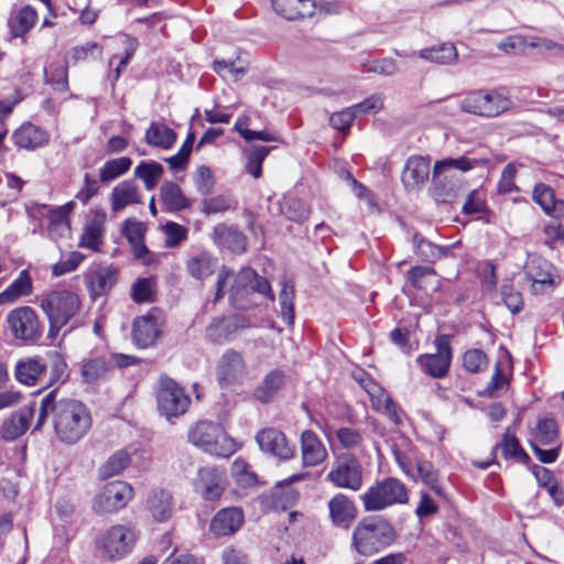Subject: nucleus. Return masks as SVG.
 I'll return each mask as SVG.
<instances>
[{
	"instance_id": "obj_32",
	"label": "nucleus",
	"mask_w": 564,
	"mask_h": 564,
	"mask_svg": "<svg viewBox=\"0 0 564 564\" xmlns=\"http://www.w3.org/2000/svg\"><path fill=\"white\" fill-rule=\"evenodd\" d=\"M240 326L238 317L214 318L206 327V337L215 344H223Z\"/></svg>"
},
{
	"instance_id": "obj_47",
	"label": "nucleus",
	"mask_w": 564,
	"mask_h": 564,
	"mask_svg": "<svg viewBox=\"0 0 564 564\" xmlns=\"http://www.w3.org/2000/svg\"><path fill=\"white\" fill-rule=\"evenodd\" d=\"M532 197L549 215H555L557 205L564 208V202H555L553 189L543 183L534 186Z\"/></svg>"
},
{
	"instance_id": "obj_39",
	"label": "nucleus",
	"mask_w": 564,
	"mask_h": 564,
	"mask_svg": "<svg viewBox=\"0 0 564 564\" xmlns=\"http://www.w3.org/2000/svg\"><path fill=\"white\" fill-rule=\"evenodd\" d=\"M160 196L171 212H178L191 206L181 187L173 182H165L160 188Z\"/></svg>"
},
{
	"instance_id": "obj_6",
	"label": "nucleus",
	"mask_w": 564,
	"mask_h": 564,
	"mask_svg": "<svg viewBox=\"0 0 564 564\" xmlns=\"http://www.w3.org/2000/svg\"><path fill=\"white\" fill-rule=\"evenodd\" d=\"M80 305L78 296L66 290L54 291L41 300V308L50 322L48 336L56 337L59 329L76 314Z\"/></svg>"
},
{
	"instance_id": "obj_29",
	"label": "nucleus",
	"mask_w": 564,
	"mask_h": 564,
	"mask_svg": "<svg viewBox=\"0 0 564 564\" xmlns=\"http://www.w3.org/2000/svg\"><path fill=\"white\" fill-rule=\"evenodd\" d=\"M271 2L274 11L288 20L315 15V0H271Z\"/></svg>"
},
{
	"instance_id": "obj_64",
	"label": "nucleus",
	"mask_w": 564,
	"mask_h": 564,
	"mask_svg": "<svg viewBox=\"0 0 564 564\" xmlns=\"http://www.w3.org/2000/svg\"><path fill=\"white\" fill-rule=\"evenodd\" d=\"M354 112L350 107H347L340 111H336L329 116V126L343 133H348L350 127L355 120Z\"/></svg>"
},
{
	"instance_id": "obj_59",
	"label": "nucleus",
	"mask_w": 564,
	"mask_h": 564,
	"mask_svg": "<svg viewBox=\"0 0 564 564\" xmlns=\"http://www.w3.org/2000/svg\"><path fill=\"white\" fill-rule=\"evenodd\" d=\"M557 433V424L552 417H544L536 424L535 438L542 445L554 443Z\"/></svg>"
},
{
	"instance_id": "obj_36",
	"label": "nucleus",
	"mask_w": 564,
	"mask_h": 564,
	"mask_svg": "<svg viewBox=\"0 0 564 564\" xmlns=\"http://www.w3.org/2000/svg\"><path fill=\"white\" fill-rule=\"evenodd\" d=\"M413 241L415 245V252L419 257H421L424 261L434 263L435 261L448 257L452 253V249L454 246H437L419 235L413 237Z\"/></svg>"
},
{
	"instance_id": "obj_62",
	"label": "nucleus",
	"mask_w": 564,
	"mask_h": 564,
	"mask_svg": "<svg viewBox=\"0 0 564 564\" xmlns=\"http://www.w3.org/2000/svg\"><path fill=\"white\" fill-rule=\"evenodd\" d=\"M44 74L45 82L50 84L54 90L65 93L68 89L67 67L65 65L55 67L50 73L47 68H44Z\"/></svg>"
},
{
	"instance_id": "obj_10",
	"label": "nucleus",
	"mask_w": 564,
	"mask_h": 564,
	"mask_svg": "<svg viewBox=\"0 0 564 564\" xmlns=\"http://www.w3.org/2000/svg\"><path fill=\"white\" fill-rule=\"evenodd\" d=\"M156 403L159 412L167 421H172L187 411L191 398L175 380L162 376L159 381Z\"/></svg>"
},
{
	"instance_id": "obj_25",
	"label": "nucleus",
	"mask_w": 564,
	"mask_h": 564,
	"mask_svg": "<svg viewBox=\"0 0 564 564\" xmlns=\"http://www.w3.org/2000/svg\"><path fill=\"white\" fill-rule=\"evenodd\" d=\"M145 507L156 522H166L173 516V496L163 488H153L147 497Z\"/></svg>"
},
{
	"instance_id": "obj_53",
	"label": "nucleus",
	"mask_w": 564,
	"mask_h": 564,
	"mask_svg": "<svg viewBox=\"0 0 564 564\" xmlns=\"http://www.w3.org/2000/svg\"><path fill=\"white\" fill-rule=\"evenodd\" d=\"M416 473L421 480L429 486L437 496L443 497L444 491L438 481V476L433 465L426 460L416 463Z\"/></svg>"
},
{
	"instance_id": "obj_30",
	"label": "nucleus",
	"mask_w": 564,
	"mask_h": 564,
	"mask_svg": "<svg viewBox=\"0 0 564 564\" xmlns=\"http://www.w3.org/2000/svg\"><path fill=\"white\" fill-rule=\"evenodd\" d=\"M118 270L112 267L100 268L86 276V284L93 297L108 293L117 283Z\"/></svg>"
},
{
	"instance_id": "obj_44",
	"label": "nucleus",
	"mask_w": 564,
	"mask_h": 564,
	"mask_svg": "<svg viewBox=\"0 0 564 564\" xmlns=\"http://www.w3.org/2000/svg\"><path fill=\"white\" fill-rule=\"evenodd\" d=\"M280 213L294 223H303L308 218L310 208L299 198L288 197L280 203Z\"/></svg>"
},
{
	"instance_id": "obj_18",
	"label": "nucleus",
	"mask_w": 564,
	"mask_h": 564,
	"mask_svg": "<svg viewBox=\"0 0 564 564\" xmlns=\"http://www.w3.org/2000/svg\"><path fill=\"white\" fill-rule=\"evenodd\" d=\"M245 361L240 352L228 349L217 362L216 378L220 388L237 383L245 373Z\"/></svg>"
},
{
	"instance_id": "obj_4",
	"label": "nucleus",
	"mask_w": 564,
	"mask_h": 564,
	"mask_svg": "<svg viewBox=\"0 0 564 564\" xmlns=\"http://www.w3.org/2000/svg\"><path fill=\"white\" fill-rule=\"evenodd\" d=\"M395 540V530L381 516H367L357 522L351 533V547L362 556H370Z\"/></svg>"
},
{
	"instance_id": "obj_61",
	"label": "nucleus",
	"mask_w": 564,
	"mask_h": 564,
	"mask_svg": "<svg viewBox=\"0 0 564 564\" xmlns=\"http://www.w3.org/2000/svg\"><path fill=\"white\" fill-rule=\"evenodd\" d=\"M486 104L488 108V118L497 117L508 111L512 107V101L510 98L495 90L487 93Z\"/></svg>"
},
{
	"instance_id": "obj_31",
	"label": "nucleus",
	"mask_w": 564,
	"mask_h": 564,
	"mask_svg": "<svg viewBox=\"0 0 564 564\" xmlns=\"http://www.w3.org/2000/svg\"><path fill=\"white\" fill-rule=\"evenodd\" d=\"M141 203L140 193L135 183L131 180L116 185L110 194L111 210L117 213L129 205Z\"/></svg>"
},
{
	"instance_id": "obj_17",
	"label": "nucleus",
	"mask_w": 564,
	"mask_h": 564,
	"mask_svg": "<svg viewBox=\"0 0 564 564\" xmlns=\"http://www.w3.org/2000/svg\"><path fill=\"white\" fill-rule=\"evenodd\" d=\"M256 441L263 453L279 460H289L295 455V445L291 444L279 429H262L257 433Z\"/></svg>"
},
{
	"instance_id": "obj_12",
	"label": "nucleus",
	"mask_w": 564,
	"mask_h": 564,
	"mask_svg": "<svg viewBox=\"0 0 564 564\" xmlns=\"http://www.w3.org/2000/svg\"><path fill=\"white\" fill-rule=\"evenodd\" d=\"M326 479L335 487L357 491L362 485L361 464L352 454H343L336 459Z\"/></svg>"
},
{
	"instance_id": "obj_1",
	"label": "nucleus",
	"mask_w": 564,
	"mask_h": 564,
	"mask_svg": "<svg viewBox=\"0 0 564 564\" xmlns=\"http://www.w3.org/2000/svg\"><path fill=\"white\" fill-rule=\"evenodd\" d=\"M48 417L57 438L68 445L79 442L93 423L90 412L83 402L70 398L57 399L56 389L41 400L34 431L41 430Z\"/></svg>"
},
{
	"instance_id": "obj_8",
	"label": "nucleus",
	"mask_w": 564,
	"mask_h": 564,
	"mask_svg": "<svg viewBox=\"0 0 564 564\" xmlns=\"http://www.w3.org/2000/svg\"><path fill=\"white\" fill-rule=\"evenodd\" d=\"M188 440L194 446L221 457H228L236 451L232 440L228 438L218 425L207 421H202L191 429Z\"/></svg>"
},
{
	"instance_id": "obj_41",
	"label": "nucleus",
	"mask_w": 564,
	"mask_h": 564,
	"mask_svg": "<svg viewBox=\"0 0 564 564\" xmlns=\"http://www.w3.org/2000/svg\"><path fill=\"white\" fill-rule=\"evenodd\" d=\"M237 208V200L230 194H219L204 198L200 202L199 210L206 216L223 214Z\"/></svg>"
},
{
	"instance_id": "obj_20",
	"label": "nucleus",
	"mask_w": 564,
	"mask_h": 564,
	"mask_svg": "<svg viewBox=\"0 0 564 564\" xmlns=\"http://www.w3.org/2000/svg\"><path fill=\"white\" fill-rule=\"evenodd\" d=\"M431 161L427 156L412 155L403 167L401 181L406 191L417 189L430 175Z\"/></svg>"
},
{
	"instance_id": "obj_7",
	"label": "nucleus",
	"mask_w": 564,
	"mask_h": 564,
	"mask_svg": "<svg viewBox=\"0 0 564 564\" xmlns=\"http://www.w3.org/2000/svg\"><path fill=\"white\" fill-rule=\"evenodd\" d=\"M366 511H380L390 506L406 503L409 500L408 489L402 481L388 477L377 481L360 496Z\"/></svg>"
},
{
	"instance_id": "obj_14",
	"label": "nucleus",
	"mask_w": 564,
	"mask_h": 564,
	"mask_svg": "<svg viewBox=\"0 0 564 564\" xmlns=\"http://www.w3.org/2000/svg\"><path fill=\"white\" fill-rule=\"evenodd\" d=\"M135 542L134 531L126 525L111 527L100 539V547L104 555L110 560L121 558L127 555Z\"/></svg>"
},
{
	"instance_id": "obj_2",
	"label": "nucleus",
	"mask_w": 564,
	"mask_h": 564,
	"mask_svg": "<svg viewBox=\"0 0 564 564\" xmlns=\"http://www.w3.org/2000/svg\"><path fill=\"white\" fill-rule=\"evenodd\" d=\"M229 278H234V282L230 288V301L235 308L241 311L250 308L253 303L249 300V296L253 293H259L270 300H273V293L269 281L259 275L253 269L245 267L235 274L232 270L224 265L218 273L215 301H218L224 296V288Z\"/></svg>"
},
{
	"instance_id": "obj_52",
	"label": "nucleus",
	"mask_w": 564,
	"mask_h": 564,
	"mask_svg": "<svg viewBox=\"0 0 564 564\" xmlns=\"http://www.w3.org/2000/svg\"><path fill=\"white\" fill-rule=\"evenodd\" d=\"M294 286L292 283L284 282L279 294L280 313L282 319L289 325L294 323Z\"/></svg>"
},
{
	"instance_id": "obj_3",
	"label": "nucleus",
	"mask_w": 564,
	"mask_h": 564,
	"mask_svg": "<svg viewBox=\"0 0 564 564\" xmlns=\"http://www.w3.org/2000/svg\"><path fill=\"white\" fill-rule=\"evenodd\" d=\"M477 160L462 155L436 161L432 173L433 198L441 204H453L464 189L462 172L474 167Z\"/></svg>"
},
{
	"instance_id": "obj_16",
	"label": "nucleus",
	"mask_w": 564,
	"mask_h": 564,
	"mask_svg": "<svg viewBox=\"0 0 564 564\" xmlns=\"http://www.w3.org/2000/svg\"><path fill=\"white\" fill-rule=\"evenodd\" d=\"M435 345L437 350L435 354L420 355L416 362L429 376L443 378L447 375L452 360L449 337L446 335L438 336Z\"/></svg>"
},
{
	"instance_id": "obj_55",
	"label": "nucleus",
	"mask_w": 564,
	"mask_h": 564,
	"mask_svg": "<svg viewBox=\"0 0 564 564\" xmlns=\"http://www.w3.org/2000/svg\"><path fill=\"white\" fill-rule=\"evenodd\" d=\"M383 105H384L383 94H373V95L367 97L366 99H364L362 101L350 106V108L354 112L355 118H357L359 116H365V115H376L380 110H382Z\"/></svg>"
},
{
	"instance_id": "obj_24",
	"label": "nucleus",
	"mask_w": 564,
	"mask_h": 564,
	"mask_svg": "<svg viewBox=\"0 0 564 564\" xmlns=\"http://www.w3.org/2000/svg\"><path fill=\"white\" fill-rule=\"evenodd\" d=\"M12 140L18 148L34 151L48 144L50 134L32 122H24L13 132Z\"/></svg>"
},
{
	"instance_id": "obj_63",
	"label": "nucleus",
	"mask_w": 564,
	"mask_h": 564,
	"mask_svg": "<svg viewBox=\"0 0 564 564\" xmlns=\"http://www.w3.org/2000/svg\"><path fill=\"white\" fill-rule=\"evenodd\" d=\"M487 355L480 349L467 350L463 357L464 368L471 373L481 371L487 366Z\"/></svg>"
},
{
	"instance_id": "obj_13",
	"label": "nucleus",
	"mask_w": 564,
	"mask_h": 564,
	"mask_svg": "<svg viewBox=\"0 0 564 564\" xmlns=\"http://www.w3.org/2000/svg\"><path fill=\"white\" fill-rule=\"evenodd\" d=\"M133 488L120 480L108 482L94 500L93 508L97 513L115 512L132 499Z\"/></svg>"
},
{
	"instance_id": "obj_45",
	"label": "nucleus",
	"mask_w": 564,
	"mask_h": 564,
	"mask_svg": "<svg viewBox=\"0 0 564 564\" xmlns=\"http://www.w3.org/2000/svg\"><path fill=\"white\" fill-rule=\"evenodd\" d=\"M497 447H501L502 455L506 459L511 457L518 458L524 465H529L531 462L530 456L523 451L518 438L510 434L509 430L506 431L501 442L496 445L494 452Z\"/></svg>"
},
{
	"instance_id": "obj_42",
	"label": "nucleus",
	"mask_w": 564,
	"mask_h": 564,
	"mask_svg": "<svg viewBox=\"0 0 564 564\" xmlns=\"http://www.w3.org/2000/svg\"><path fill=\"white\" fill-rule=\"evenodd\" d=\"M132 165V160L128 156H121L107 161L99 171L100 182L108 184L123 175Z\"/></svg>"
},
{
	"instance_id": "obj_35",
	"label": "nucleus",
	"mask_w": 564,
	"mask_h": 564,
	"mask_svg": "<svg viewBox=\"0 0 564 564\" xmlns=\"http://www.w3.org/2000/svg\"><path fill=\"white\" fill-rule=\"evenodd\" d=\"M32 293V280L28 270H22L18 278L0 293V304L12 303L21 296Z\"/></svg>"
},
{
	"instance_id": "obj_50",
	"label": "nucleus",
	"mask_w": 564,
	"mask_h": 564,
	"mask_svg": "<svg viewBox=\"0 0 564 564\" xmlns=\"http://www.w3.org/2000/svg\"><path fill=\"white\" fill-rule=\"evenodd\" d=\"M130 464V457L126 452L119 451L108 458L99 468V476L102 479L120 474Z\"/></svg>"
},
{
	"instance_id": "obj_60",
	"label": "nucleus",
	"mask_w": 564,
	"mask_h": 564,
	"mask_svg": "<svg viewBox=\"0 0 564 564\" xmlns=\"http://www.w3.org/2000/svg\"><path fill=\"white\" fill-rule=\"evenodd\" d=\"M272 148L259 145L253 147L248 155L247 172L254 178H259L262 173V163Z\"/></svg>"
},
{
	"instance_id": "obj_58",
	"label": "nucleus",
	"mask_w": 564,
	"mask_h": 564,
	"mask_svg": "<svg viewBox=\"0 0 564 564\" xmlns=\"http://www.w3.org/2000/svg\"><path fill=\"white\" fill-rule=\"evenodd\" d=\"M102 228L100 224L93 221L84 228L78 246L80 248H88L93 251L99 250L101 245Z\"/></svg>"
},
{
	"instance_id": "obj_34",
	"label": "nucleus",
	"mask_w": 564,
	"mask_h": 564,
	"mask_svg": "<svg viewBox=\"0 0 564 564\" xmlns=\"http://www.w3.org/2000/svg\"><path fill=\"white\" fill-rule=\"evenodd\" d=\"M176 132L163 123L151 122L145 131V142L161 149H170L176 141Z\"/></svg>"
},
{
	"instance_id": "obj_57",
	"label": "nucleus",
	"mask_w": 564,
	"mask_h": 564,
	"mask_svg": "<svg viewBox=\"0 0 564 564\" xmlns=\"http://www.w3.org/2000/svg\"><path fill=\"white\" fill-rule=\"evenodd\" d=\"M193 181L197 192L203 196L210 195L216 184L212 170L206 165L196 170Z\"/></svg>"
},
{
	"instance_id": "obj_37",
	"label": "nucleus",
	"mask_w": 564,
	"mask_h": 564,
	"mask_svg": "<svg viewBox=\"0 0 564 564\" xmlns=\"http://www.w3.org/2000/svg\"><path fill=\"white\" fill-rule=\"evenodd\" d=\"M420 57L436 64H449L457 58V50L452 42H442L421 50Z\"/></svg>"
},
{
	"instance_id": "obj_49",
	"label": "nucleus",
	"mask_w": 564,
	"mask_h": 564,
	"mask_svg": "<svg viewBox=\"0 0 564 564\" xmlns=\"http://www.w3.org/2000/svg\"><path fill=\"white\" fill-rule=\"evenodd\" d=\"M37 19L36 11L31 6L21 8L11 22L12 35H24L34 25Z\"/></svg>"
},
{
	"instance_id": "obj_19",
	"label": "nucleus",
	"mask_w": 564,
	"mask_h": 564,
	"mask_svg": "<svg viewBox=\"0 0 564 564\" xmlns=\"http://www.w3.org/2000/svg\"><path fill=\"white\" fill-rule=\"evenodd\" d=\"M212 239L215 245L226 248L232 253L240 254L247 250V237L235 225L217 224L213 228Z\"/></svg>"
},
{
	"instance_id": "obj_26",
	"label": "nucleus",
	"mask_w": 564,
	"mask_h": 564,
	"mask_svg": "<svg viewBox=\"0 0 564 564\" xmlns=\"http://www.w3.org/2000/svg\"><path fill=\"white\" fill-rule=\"evenodd\" d=\"M364 389L369 394L372 406L376 411L387 415L395 425L401 424L402 420L398 408L387 391L372 380H368V383L364 386Z\"/></svg>"
},
{
	"instance_id": "obj_54",
	"label": "nucleus",
	"mask_w": 564,
	"mask_h": 564,
	"mask_svg": "<svg viewBox=\"0 0 564 564\" xmlns=\"http://www.w3.org/2000/svg\"><path fill=\"white\" fill-rule=\"evenodd\" d=\"M231 476L235 481L243 487L248 488L257 484V475L250 469L247 462L242 459H236L231 466Z\"/></svg>"
},
{
	"instance_id": "obj_22",
	"label": "nucleus",
	"mask_w": 564,
	"mask_h": 564,
	"mask_svg": "<svg viewBox=\"0 0 564 564\" xmlns=\"http://www.w3.org/2000/svg\"><path fill=\"white\" fill-rule=\"evenodd\" d=\"M35 413V403L32 402L22 406L7 417L1 426V437L4 441L11 442L19 438L25 433L30 426V422Z\"/></svg>"
},
{
	"instance_id": "obj_40",
	"label": "nucleus",
	"mask_w": 564,
	"mask_h": 564,
	"mask_svg": "<svg viewBox=\"0 0 564 564\" xmlns=\"http://www.w3.org/2000/svg\"><path fill=\"white\" fill-rule=\"evenodd\" d=\"M216 259L207 252H200L186 262V270L191 276L197 280H204L214 273Z\"/></svg>"
},
{
	"instance_id": "obj_33",
	"label": "nucleus",
	"mask_w": 564,
	"mask_h": 564,
	"mask_svg": "<svg viewBox=\"0 0 564 564\" xmlns=\"http://www.w3.org/2000/svg\"><path fill=\"white\" fill-rule=\"evenodd\" d=\"M284 373L279 369L271 370L264 377L262 383L253 391V397L262 403H269L273 400L275 393L284 383Z\"/></svg>"
},
{
	"instance_id": "obj_56",
	"label": "nucleus",
	"mask_w": 564,
	"mask_h": 564,
	"mask_svg": "<svg viewBox=\"0 0 564 564\" xmlns=\"http://www.w3.org/2000/svg\"><path fill=\"white\" fill-rule=\"evenodd\" d=\"M155 282L151 278L138 279L131 286V297L135 303L152 302Z\"/></svg>"
},
{
	"instance_id": "obj_46",
	"label": "nucleus",
	"mask_w": 564,
	"mask_h": 564,
	"mask_svg": "<svg viewBox=\"0 0 564 564\" xmlns=\"http://www.w3.org/2000/svg\"><path fill=\"white\" fill-rule=\"evenodd\" d=\"M111 369V365L102 357H97L85 361L82 366V377L85 382L94 383L106 377Z\"/></svg>"
},
{
	"instance_id": "obj_21",
	"label": "nucleus",
	"mask_w": 564,
	"mask_h": 564,
	"mask_svg": "<svg viewBox=\"0 0 564 564\" xmlns=\"http://www.w3.org/2000/svg\"><path fill=\"white\" fill-rule=\"evenodd\" d=\"M243 519L240 508H223L210 520L209 530L217 538L231 535L240 529Z\"/></svg>"
},
{
	"instance_id": "obj_27",
	"label": "nucleus",
	"mask_w": 564,
	"mask_h": 564,
	"mask_svg": "<svg viewBox=\"0 0 564 564\" xmlns=\"http://www.w3.org/2000/svg\"><path fill=\"white\" fill-rule=\"evenodd\" d=\"M156 318L149 314L134 318L132 323V340L139 348L152 346L160 336Z\"/></svg>"
},
{
	"instance_id": "obj_28",
	"label": "nucleus",
	"mask_w": 564,
	"mask_h": 564,
	"mask_svg": "<svg viewBox=\"0 0 564 564\" xmlns=\"http://www.w3.org/2000/svg\"><path fill=\"white\" fill-rule=\"evenodd\" d=\"M302 462L305 467H314L327 457V451L316 433L306 430L301 434Z\"/></svg>"
},
{
	"instance_id": "obj_48",
	"label": "nucleus",
	"mask_w": 564,
	"mask_h": 564,
	"mask_svg": "<svg viewBox=\"0 0 564 564\" xmlns=\"http://www.w3.org/2000/svg\"><path fill=\"white\" fill-rule=\"evenodd\" d=\"M487 93L482 90L471 91L460 101L464 112L487 117Z\"/></svg>"
},
{
	"instance_id": "obj_5",
	"label": "nucleus",
	"mask_w": 564,
	"mask_h": 564,
	"mask_svg": "<svg viewBox=\"0 0 564 564\" xmlns=\"http://www.w3.org/2000/svg\"><path fill=\"white\" fill-rule=\"evenodd\" d=\"M67 365L63 356L56 350H50L45 357H30L21 359L15 365V378L25 386H34L42 382L48 369V378L44 388H48L58 381H64Z\"/></svg>"
},
{
	"instance_id": "obj_15",
	"label": "nucleus",
	"mask_w": 564,
	"mask_h": 564,
	"mask_svg": "<svg viewBox=\"0 0 564 564\" xmlns=\"http://www.w3.org/2000/svg\"><path fill=\"white\" fill-rule=\"evenodd\" d=\"M226 485L225 473L212 466L200 467L193 480L194 491L206 501L219 499L226 489Z\"/></svg>"
},
{
	"instance_id": "obj_9",
	"label": "nucleus",
	"mask_w": 564,
	"mask_h": 564,
	"mask_svg": "<svg viewBox=\"0 0 564 564\" xmlns=\"http://www.w3.org/2000/svg\"><path fill=\"white\" fill-rule=\"evenodd\" d=\"M6 325L12 338L22 344H34L43 335V324L30 306L11 310L6 317Z\"/></svg>"
},
{
	"instance_id": "obj_51",
	"label": "nucleus",
	"mask_w": 564,
	"mask_h": 564,
	"mask_svg": "<svg viewBox=\"0 0 564 564\" xmlns=\"http://www.w3.org/2000/svg\"><path fill=\"white\" fill-rule=\"evenodd\" d=\"M294 286L292 283L284 282L279 294L280 313L282 319L289 325L294 323Z\"/></svg>"
},
{
	"instance_id": "obj_43",
	"label": "nucleus",
	"mask_w": 564,
	"mask_h": 564,
	"mask_svg": "<svg viewBox=\"0 0 564 564\" xmlns=\"http://www.w3.org/2000/svg\"><path fill=\"white\" fill-rule=\"evenodd\" d=\"M163 166L155 161H142L134 169V176L143 181L147 189H153L163 174Z\"/></svg>"
},
{
	"instance_id": "obj_11",
	"label": "nucleus",
	"mask_w": 564,
	"mask_h": 564,
	"mask_svg": "<svg viewBox=\"0 0 564 564\" xmlns=\"http://www.w3.org/2000/svg\"><path fill=\"white\" fill-rule=\"evenodd\" d=\"M497 46L505 53L512 55H564V44L557 43L549 37H503Z\"/></svg>"
},
{
	"instance_id": "obj_38",
	"label": "nucleus",
	"mask_w": 564,
	"mask_h": 564,
	"mask_svg": "<svg viewBox=\"0 0 564 564\" xmlns=\"http://www.w3.org/2000/svg\"><path fill=\"white\" fill-rule=\"evenodd\" d=\"M525 274L533 283L549 285L554 283L551 263L536 256L529 258Z\"/></svg>"
},
{
	"instance_id": "obj_23",
	"label": "nucleus",
	"mask_w": 564,
	"mask_h": 564,
	"mask_svg": "<svg viewBox=\"0 0 564 564\" xmlns=\"http://www.w3.org/2000/svg\"><path fill=\"white\" fill-rule=\"evenodd\" d=\"M332 523L340 529H348L357 518V508L344 494H336L327 503Z\"/></svg>"
}]
</instances>
